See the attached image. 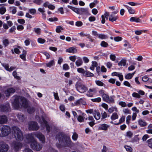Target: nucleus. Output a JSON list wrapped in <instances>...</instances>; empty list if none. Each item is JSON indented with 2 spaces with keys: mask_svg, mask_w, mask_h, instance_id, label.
Instances as JSON below:
<instances>
[{
  "mask_svg": "<svg viewBox=\"0 0 152 152\" xmlns=\"http://www.w3.org/2000/svg\"><path fill=\"white\" fill-rule=\"evenodd\" d=\"M61 30H64V28L61 26H57L56 29V31L58 33H59L61 32Z\"/></svg>",
  "mask_w": 152,
  "mask_h": 152,
  "instance_id": "obj_45",
  "label": "nucleus"
},
{
  "mask_svg": "<svg viewBox=\"0 0 152 152\" xmlns=\"http://www.w3.org/2000/svg\"><path fill=\"white\" fill-rule=\"evenodd\" d=\"M7 118L6 115H3L0 116V124H5L7 121Z\"/></svg>",
  "mask_w": 152,
  "mask_h": 152,
  "instance_id": "obj_19",
  "label": "nucleus"
},
{
  "mask_svg": "<svg viewBox=\"0 0 152 152\" xmlns=\"http://www.w3.org/2000/svg\"><path fill=\"white\" fill-rule=\"evenodd\" d=\"M45 39L39 38L38 39V42L39 43L43 44L45 42Z\"/></svg>",
  "mask_w": 152,
  "mask_h": 152,
  "instance_id": "obj_60",
  "label": "nucleus"
},
{
  "mask_svg": "<svg viewBox=\"0 0 152 152\" xmlns=\"http://www.w3.org/2000/svg\"><path fill=\"white\" fill-rule=\"evenodd\" d=\"M141 20L139 18H137L135 17H132L130 19V22H134L136 23H140Z\"/></svg>",
  "mask_w": 152,
  "mask_h": 152,
  "instance_id": "obj_25",
  "label": "nucleus"
},
{
  "mask_svg": "<svg viewBox=\"0 0 152 152\" xmlns=\"http://www.w3.org/2000/svg\"><path fill=\"white\" fill-rule=\"evenodd\" d=\"M12 132L16 140L19 141L23 140V134L17 126H14L12 127Z\"/></svg>",
  "mask_w": 152,
  "mask_h": 152,
  "instance_id": "obj_2",
  "label": "nucleus"
},
{
  "mask_svg": "<svg viewBox=\"0 0 152 152\" xmlns=\"http://www.w3.org/2000/svg\"><path fill=\"white\" fill-rule=\"evenodd\" d=\"M1 64L2 66L4 67V68L7 71L9 70H8L9 69V66L8 64L1 63Z\"/></svg>",
  "mask_w": 152,
  "mask_h": 152,
  "instance_id": "obj_48",
  "label": "nucleus"
},
{
  "mask_svg": "<svg viewBox=\"0 0 152 152\" xmlns=\"http://www.w3.org/2000/svg\"><path fill=\"white\" fill-rule=\"evenodd\" d=\"M77 72L80 73H82L83 75H84L85 72V71L84 69L82 68H79L77 69Z\"/></svg>",
  "mask_w": 152,
  "mask_h": 152,
  "instance_id": "obj_53",
  "label": "nucleus"
},
{
  "mask_svg": "<svg viewBox=\"0 0 152 152\" xmlns=\"http://www.w3.org/2000/svg\"><path fill=\"white\" fill-rule=\"evenodd\" d=\"M124 147L127 151L132 152V149L130 146L126 145L124 146Z\"/></svg>",
  "mask_w": 152,
  "mask_h": 152,
  "instance_id": "obj_47",
  "label": "nucleus"
},
{
  "mask_svg": "<svg viewBox=\"0 0 152 152\" xmlns=\"http://www.w3.org/2000/svg\"><path fill=\"white\" fill-rule=\"evenodd\" d=\"M11 130L10 126L7 125L0 126V137H5L10 133Z\"/></svg>",
  "mask_w": 152,
  "mask_h": 152,
  "instance_id": "obj_3",
  "label": "nucleus"
},
{
  "mask_svg": "<svg viewBox=\"0 0 152 152\" xmlns=\"http://www.w3.org/2000/svg\"><path fill=\"white\" fill-rule=\"evenodd\" d=\"M147 142L148 143L149 147L152 149V138L148 140Z\"/></svg>",
  "mask_w": 152,
  "mask_h": 152,
  "instance_id": "obj_46",
  "label": "nucleus"
},
{
  "mask_svg": "<svg viewBox=\"0 0 152 152\" xmlns=\"http://www.w3.org/2000/svg\"><path fill=\"white\" fill-rule=\"evenodd\" d=\"M138 135H135L134 137L132 139V142H137L139 141L140 139L138 137Z\"/></svg>",
  "mask_w": 152,
  "mask_h": 152,
  "instance_id": "obj_41",
  "label": "nucleus"
},
{
  "mask_svg": "<svg viewBox=\"0 0 152 152\" xmlns=\"http://www.w3.org/2000/svg\"><path fill=\"white\" fill-rule=\"evenodd\" d=\"M12 104L15 108H19L20 107L19 99L18 97L15 98L12 103Z\"/></svg>",
  "mask_w": 152,
  "mask_h": 152,
  "instance_id": "obj_15",
  "label": "nucleus"
},
{
  "mask_svg": "<svg viewBox=\"0 0 152 152\" xmlns=\"http://www.w3.org/2000/svg\"><path fill=\"white\" fill-rule=\"evenodd\" d=\"M125 117L124 116H122L119 119L118 123L114 124V125H118L123 123L125 121Z\"/></svg>",
  "mask_w": 152,
  "mask_h": 152,
  "instance_id": "obj_32",
  "label": "nucleus"
},
{
  "mask_svg": "<svg viewBox=\"0 0 152 152\" xmlns=\"http://www.w3.org/2000/svg\"><path fill=\"white\" fill-rule=\"evenodd\" d=\"M119 104L122 107H125L126 106V104L125 102L121 101L119 103Z\"/></svg>",
  "mask_w": 152,
  "mask_h": 152,
  "instance_id": "obj_63",
  "label": "nucleus"
},
{
  "mask_svg": "<svg viewBox=\"0 0 152 152\" xmlns=\"http://www.w3.org/2000/svg\"><path fill=\"white\" fill-rule=\"evenodd\" d=\"M42 53L46 57L47 59H48L50 58V56L49 54L46 51L43 52Z\"/></svg>",
  "mask_w": 152,
  "mask_h": 152,
  "instance_id": "obj_64",
  "label": "nucleus"
},
{
  "mask_svg": "<svg viewBox=\"0 0 152 152\" xmlns=\"http://www.w3.org/2000/svg\"><path fill=\"white\" fill-rule=\"evenodd\" d=\"M102 96L103 100L105 102H107L109 100V96L106 94L102 95Z\"/></svg>",
  "mask_w": 152,
  "mask_h": 152,
  "instance_id": "obj_30",
  "label": "nucleus"
},
{
  "mask_svg": "<svg viewBox=\"0 0 152 152\" xmlns=\"http://www.w3.org/2000/svg\"><path fill=\"white\" fill-rule=\"evenodd\" d=\"M101 114L102 117L101 119L102 120L106 118L107 117V114L105 111H104L103 113L102 112L101 113Z\"/></svg>",
  "mask_w": 152,
  "mask_h": 152,
  "instance_id": "obj_50",
  "label": "nucleus"
},
{
  "mask_svg": "<svg viewBox=\"0 0 152 152\" xmlns=\"http://www.w3.org/2000/svg\"><path fill=\"white\" fill-rule=\"evenodd\" d=\"M63 69L65 70H67L69 69V66L66 64H64L63 66Z\"/></svg>",
  "mask_w": 152,
  "mask_h": 152,
  "instance_id": "obj_59",
  "label": "nucleus"
},
{
  "mask_svg": "<svg viewBox=\"0 0 152 152\" xmlns=\"http://www.w3.org/2000/svg\"><path fill=\"white\" fill-rule=\"evenodd\" d=\"M35 136L37 138L39 141L42 143H44L45 142V136L41 132H39L35 134Z\"/></svg>",
  "mask_w": 152,
  "mask_h": 152,
  "instance_id": "obj_10",
  "label": "nucleus"
},
{
  "mask_svg": "<svg viewBox=\"0 0 152 152\" xmlns=\"http://www.w3.org/2000/svg\"><path fill=\"white\" fill-rule=\"evenodd\" d=\"M83 64V61L81 58H80L77 60L75 62L76 65L77 66H79L82 65Z\"/></svg>",
  "mask_w": 152,
  "mask_h": 152,
  "instance_id": "obj_36",
  "label": "nucleus"
},
{
  "mask_svg": "<svg viewBox=\"0 0 152 152\" xmlns=\"http://www.w3.org/2000/svg\"><path fill=\"white\" fill-rule=\"evenodd\" d=\"M122 37L119 36H117L114 37V41L117 42L121 41L122 40Z\"/></svg>",
  "mask_w": 152,
  "mask_h": 152,
  "instance_id": "obj_52",
  "label": "nucleus"
},
{
  "mask_svg": "<svg viewBox=\"0 0 152 152\" xmlns=\"http://www.w3.org/2000/svg\"><path fill=\"white\" fill-rule=\"evenodd\" d=\"M30 143L31 147L33 150L39 151L41 150L42 148V145L41 144H38L37 141L35 140Z\"/></svg>",
  "mask_w": 152,
  "mask_h": 152,
  "instance_id": "obj_5",
  "label": "nucleus"
},
{
  "mask_svg": "<svg viewBox=\"0 0 152 152\" xmlns=\"http://www.w3.org/2000/svg\"><path fill=\"white\" fill-rule=\"evenodd\" d=\"M126 59H121V61L118 63V65L121 66H125L126 64Z\"/></svg>",
  "mask_w": 152,
  "mask_h": 152,
  "instance_id": "obj_33",
  "label": "nucleus"
},
{
  "mask_svg": "<svg viewBox=\"0 0 152 152\" xmlns=\"http://www.w3.org/2000/svg\"><path fill=\"white\" fill-rule=\"evenodd\" d=\"M55 64L54 61L53 60L50 61L49 62L47 63L46 65L47 67H50L51 66Z\"/></svg>",
  "mask_w": 152,
  "mask_h": 152,
  "instance_id": "obj_43",
  "label": "nucleus"
},
{
  "mask_svg": "<svg viewBox=\"0 0 152 152\" xmlns=\"http://www.w3.org/2000/svg\"><path fill=\"white\" fill-rule=\"evenodd\" d=\"M134 74V72L132 73H128L125 76V78L126 79H131L133 77V75Z\"/></svg>",
  "mask_w": 152,
  "mask_h": 152,
  "instance_id": "obj_35",
  "label": "nucleus"
},
{
  "mask_svg": "<svg viewBox=\"0 0 152 152\" xmlns=\"http://www.w3.org/2000/svg\"><path fill=\"white\" fill-rule=\"evenodd\" d=\"M77 90L81 93H83L88 90V88L80 82H77L75 85Z\"/></svg>",
  "mask_w": 152,
  "mask_h": 152,
  "instance_id": "obj_4",
  "label": "nucleus"
},
{
  "mask_svg": "<svg viewBox=\"0 0 152 152\" xmlns=\"http://www.w3.org/2000/svg\"><path fill=\"white\" fill-rule=\"evenodd\" d=\"M118 118V116L116 113H114L112 114V115L111 116V119L113 121L117 119Z\"/></svg>",
  "mask_w": 152,
  "mask_h": 152,
  "instance_id": "obj_34",
  "label": "nucleus"
},
{
  "mask_svg": "<svg viewBox=\"0 0 152 152\" xmlns=\"http://www.w3.org/2000/svg\"><path fill=\"white\" fill-rule=\"evenodd\" d=\"M138 122L139 124L141 127H144L146 126L147 125L146 122L141 119H139L138 121Z\"/></svg>",
  "mask_w": 152,
  "mask_h": 152,
  "instance_id": "obj_28",
  "label": "nucleus"
},
{
  "mask_svg": "<svg viewBox=\"0 0 152 152\" xmlns=\"http://www.w3.org/2000/svg\"><path fill=\"white\" fill-rule=\"evenodd\" d=\"M78 137V134L75 132H74L72 136V139L74 141L77 140Z\"/></svg>",
  "mask_w": 152,
  "mask_h": 152,
  "instance_id": "obj_42",
  "label": "nucleus"
},
{
  "mask_svg": "<svg viewBox=\"0 0 152 152\" xmlns=\"http://www.w3.org/2000/svg\"><path fill=\"white\" fill-rule=\"evenodd\" d=\"M66 51L70 53H75L77 52V50L76 48L72 47L66 49Z\"/></svg>",
  "mask_w": 152,
  "mask_h": 152,
  "instance_id": "obj_20",
  "label": "nucleus"
},
{
  "mask_svg": "<svg viewBox=\"0 0 152 152\" xmlns=\"http://www.w3.org/2000/svg\"><path fill=\"white\" fill-rule=\"evenodd\" d=\"M25 136L26 138L25 141L26 142L28 143H30L35 140L34 137L32 134H28L26 135Z\"/></svg>",
  "mask_w": 152,
  "mask_h": 152,
  "instance_id": "obj_11",
  "label": "nucleus"
},
{
  "mask_svg": "<svg viewBox=\"0 0 152 152\" xmlns=\"http://www.w3.org/2000/svg\"><path fill=\"white\" fill-rule=\"evenodd\" d=\"M133 135V133L130 131H128L126 132V136L129 138L132 137Z\"/></svg>",
  "mask_w": 152,
  "mask_h": 152,
  "instance_id": "obj_51",
  "label": "nucleus"
},
{
  "mask_svg": "<svg viewBox=\"0 0 152 152\" xmlns=\"http://www.w3.org/2000/svg\"><path fill=\"white\" fill-rule=\"evenodd\" d=\"M123 84H124V85L125 86L129 87L131 88H132V86H131L130 83L128 81H125L124 82Z\"/></svg>",
  "mask_w": 152,
  "mask_h": 152,
  "instance_id": "obj_62",
  "label": "nucleus"
},
{
  "mask_svg": "<svg viewBox=\"0 0 152 152\" xmlns=\"http://www.w3.org/2000/svg\"><path fill=\"white\" fill-rule=\"evenodd\" d=\"M56 138L64 147H71L74 144L70 136L63 132H60L56 135Z\"/></svg>",
  "mask_w": 152,
  "mask_h": 152,
  "instance_id": "obj_1",
  "label": "nucleus"
},
{
  "mask_svg": "<svg viewBox=\"0 0 152 152\" xmlns=\"http://www.w3.org/2000/svg\"><path fill=\"white\" fill-rule=\"evenodd\" d=\"M12 75L15 78L18 80L20 79V77L19 76L17 75V73L16 71H14L13 72Z\"/></svg>",
  "mask_w": 152,
  "mask_h": 152,
  "instance_id": "obj_49",
  "label": "nucleus"
},
{
  "mask_svg": "<svg viewBox=\"0 0 152 152\" xmlns=\"http://www.w3.org/2000/svg\"><path fill=\"white\" fill-rule=\"evenodd\" d=\"M101 68L99 66H97L96 67V71L98 75H100L101 74Z\"/></svg>",
  "mask_w": 152,
  "mask_h": 152,
  "instance_id": "obj_61",
  "label": "nucleus"
},
{
  "mask_svg": "<svg viewBox=\"0 0 152 152\" xmlns=\"http://www.w3.org/2000/svg\"><path fill=\"white\" fill-rule=\"evenodd\" d=\"M2 43L5 47L7 46L9 44V41L7 39H5L3 40L2 41Z\"/></svg>",
  "mask_w": 152,
  "mask_h": 152,
  "instance_id": "obj_38",
  "label": "nucleus"
},
{
  "mask_svg": "<svg viewBox=\"0 0 152 152\" xmlns=\"http://www.w3.org/2000/svg\"><path fill=\"white\" fill-rule=\"evenodd\" d=\"M77 118V121L78 122H84L85 117L82 116L81 115H79Z\"/></svg>",
  "mask_w": 152,
  "mask_h": 152,
  "instance_id": "obj_39",
  "label": "nucleus"
},
{
  "mask_svg": "<svg viewBox=\"0 0 152 152\" xmlns=\"http://www.w3.org/2000/svg\"><path fill=\"white\" fill-rule=\"evenodd\" d=\"M34 31L37 34H40L41 33V29L39 28H34Z\"/></svg>",
  "mask_w": 152,
  "mask_h": 152,
  "instance_id": "obj_56",
  "label": "nucleus"
},
{
  "mask_svg": "<svg viewBox=\"0 0 152 152\" xmlns=\"http://www.w3.org/2000/svg\"><path fill=\"white\" fill-rule=\"evenodd\" d=\"M94 113L93 114L94 116L96 119V120H99L101 117V115L99 112L98 110H94Z\"/></svg>",
  "mask_w": 152,
  "mask_h": 152,
  "instance_id": "obj_21",
  "label": "nucleus"
},
{
  "mask_svg": "<svg viewBox=\"0 0 152 152\" xmlns=\"http://www.w3.org/2000/svg\"><path fill=\"white\" fill-rule=\"evenodd\" d=\"M91 100L94 102H99L101 101V99L100 97H98L94 99H92Z\"/></svg>",
  "mask_w": 152,
  "mask_h": 152,
  "instance_id": "obj_44",
  "label": "nucleus"
},
{
  "mask_svg": "<svg viewBox=\"0 0 152 152\" xmlns=\"http://www.w3.org/2000/svg\"><path fill=\"white\" fill-rule=\"evenodd\" d=\"M33 2L37 5H40L43 2V1L42 0H34Z\"/></svg>",
  "mask_w": 152,
  "mask_h": 152,
  "instance_id": "obj_57",
  "label": "nucleus"
},
{
  "mask_svg": "<svg viewBox=\"0 0 152 152\" xmlns=\"http://www.w3.org/2000/svg\"><path fill=\"white\" fill-rule=\"evenodd\" d=\"M9 145L4 142L0 143V152H7L9 149Z\"/></svg>",
  "mask_w": 152,
  "mask_h": 152,
  "instance_id": "obj_9",
  "label": "nucleus"
},
{
  "mask_svg": "<svg viewBox=\"0 0 152 152\" xmlns=\"http://www.w3.org/2000/svg\"><path fill=\"white\" fill-rule=\"evenodd\" d=\"M118 18V16H114L113 14L109 15V20L113 22L114 21H115Z\"/></svg>",
  "mask_w": 152,
  "mask_h": 152,
  "instance_id": "obj_22",
  "label": "nucleus"
},
{
  "mask_svg": "<svg viewBox=\"0 0 152 152\" xmlns=\"http://www.w3.org/2000/svg\"><path fill=\"white\" fill-rule=\"evenodd\" d=\"M22 146V144L20 142H15L13 145L14 149L15 151H18Z\"/></svg>",
  "mask_w": 152,
  "mask_h": 152,
  "instance_id": "obj_17",
  "label": "nucleus"
},
{
  "mask_svg": "<svg viewBox=\"0 0 152 152\" xmlns=\"http://www.w3.org/2000/svg\"><path fill=\"white\" fill-rule=\"evenodd\" d=\"M15 92V89L12 88H9L5 91L4 92L6 96L8 97L10 96V94H13Z\"/></svg>",
  "mask_w": 152,
  "mask_h": 152,
  "instance_id": "obj_13",
  "label": "nucleus"
},
{
  "mask_svg": "<svg viewBox=\"0 0 152 152\" xmlns=\"http://www.w3.org/2000/svg\"><path fill=\"white\" fill-rule=\"evenodd\" d=\"M67 7L71 9L74 12L76 13L77 14H79V8H76L74 7H73L70 5H68Z\"/></svg>",
  "mask_w": 152,
  "mask_h": 152,
  "instance_id": "obj_24",
  "label": "nucleus"
},
{
  "mask_svg": "<svg viewBox=\"0 0 152 152\" xmlns=\"http://www.w3.org/2000/svg\"><path fill=\"white\" fill-rule=\"evenodd\" d=\"M17 117L19 120L21 122H23L25 119V116L24 115L22 114L21 113H18Z\"/></svg>",
  "mask_w": 152,
  "mask_h": 152,
  "instance_id": "obj_27",
  "label": "nucleus"
},
{
  "mask_svg": "<svg viewBox=\"0 0 152 152\" xmlns=\"http://www.w3.org/2000/svg\"><path fill=\"white\" fill-rule=\"evenodd\" d=\"M10 108L9 103L0 105V110L1 112H8L10 111Z\"/></svg>",
  "mask_w": 152,
  "mask_h": 152,
  "instance_id": "obj_8",
  "label": "nucleus"
},
{
  "mask_svg": "<svg viewBox=\"0 0 152 152\" xmlns=\"http://www.w3.org/2000/svg\"><path fill=\"white\" fill-rule=\"evenodd\" d=\"M28 129L31 130H37L39 128L37 123L35 121H31L29 122Z\"/></svg>",
  "mask_w": 152,
  "mask_h": 152,
  "instance_id": "obj_6",
  "label": "nucleus"
},
{
  "mask_svg": "<svg viewBox=\"0 0 152 152\" xmlns=\"http://www.w3.org/2000/svg\"><path fill=\"white\" fill-rule=\"evenodd\" d=\"M92 33L93 36L102 39H106L108 38V36L107 35L102 34H99L95 31H93Z\"/></svg>",
  "mask_w": 152,
  "mask_h": 152,
  "instance_id": "obj_7",
  "label": "nucleus"
},
{
  "mask_svg": "<svg viewBox=\"0 0 152 152\" xmlns=\"http://www.w3.org/2000/svg\"><path fill=\"white\" fill-rule=\"evenodd\" d=\"M21 106L24 108H27L28 106V103L27 99L24 97H22L20 99Z\"/></svg>",
  "mask_w": 152,
  "mask_h": 152,
  "instance_id": "obj_12",
  "label": "nucleus"
},
{
  "mask_svg": "<svg viewBox=\"0 0 152 152\" xmlns=\"http://www.w3.org/2000/svg\"><path fill=\"white\" fill-rule=\"evenodd\" d=\"M79 14H84L86 15H90V14H89L88 9L87 8H79Z\"/></svg>",
  "mask_w": 152,
  "mask_h": 152,
  "instance_id": "obj_14",
  "label": "nucleus"
},
{
  "mask_svg": "<svg viewBox=\"0 0 152 152\" xmlns=\"http://www.w3.org/2000/svg\"><path fill=\"white\" fill-rule=\"evenodd\" d=\"M27 111L28 113L29 114H32L35 111V108L33 107H27Z\"/></svg>",
  "mask_w": 152,
  "mask_h": 152,
  "instance_id": "obj_29",
  "label": "nucleus"
},
{
  "mask_svg": "<svg viewBox=\"0 0 152 152\" xmlns=\"http://www.w3.org/2000/svg\"><path fill=\"white\" fill-rule=\"evenodd\" d=\"M87 38L88 39H89V41L92 42H94L95 41V40L92 38V37L89 34H88L87 36Z\"/></svg>",
  "mask_w": 152,
  "mask_h": 152,
  "instance_id": "obj_58",
  "label": "nucleus"
},
{
  "mask_svg": "<svg viewBox=\"0 0 152 152\" xmlns=\"http://www.w3.org/2000/svg\"><path fill=\"white\" fill-rule=\"evenodd\" d=\"M109 127V125L105 124H103L100 125L98 129L101 130L107 131Z\"/></svg>",
  "mask_w": 152,
  "mask_h": 152,
  "instance_id": "obj_18",
  "label": "nucleus"
},
{
  "mask_svg": "<svg viewBox=\"0 0 152 152\" xmlns=\"http://www.w3.org/2000/svg\"><path fill=\"white\" fill-rule=\"evenodd\" d=\"M96 83L98 86H103L104 85V83L100 80H97L96 81Z\"/></svg>",
  "mask_w": 152,
  "mask_h": 152,
  "instance_id": "obj_54",
  "label": "nucleus"
},
{
  "mask_svg": "<svg viewBox=\"0 0 152 152\" xmlns=\"http://www.w3.org/2000/svg\"><path fill=\"white\" fill-rule=\"evenodd\" d=\"M124 6L127 9L128 12L130 14H134L135 13V10H134L132 9V7H129V6L126 5H124Z\"/></svg>",
  "mask_w": 152,
  "mask_h": 152,
  "instance_id": "obj_23",
  "label": "nucleus"
},
{
  "mask_svg": "<svg viewBox=\"0 0 152 152\" xmlns=\"http://www.w3.org/2000/svg\"><path fill=\"white\" fill-rule=\"evenodd\" d=\"M43 6L45 7L48 8L50 10H53L55 8V6L51 4H50L48 1H46L43 4Z\"/></svg>",
  "mask_w": 152,
  "mask_h": 152,
  "instance_id": "obj_16",
  "label": "nucleus"
},
{
  "mask_svg": "<svg viewBox=\"0 0 152 152\" xmlns=\"http://www.w3.org/2000/svg\"><path fill=\"white\" fill-rule=\"evenodd\" d=\"M6 10L5 7H2L0 8V14L1 15H3L4 14L6 11Z\"/></svg>",
  "mask_w": 152,
  "mask_h": 152,
  "instance_id": "obj_40",
  "label": "nucleus"
},
{
  "mask_svg": "<svg viewBox=\"0 0 152 152\" xmlns=\"http://www.w3.org/2000/svg\"><path fill=\"white\" fill-rule=\"evenodd\" d=\"M100 45L104 48H107L108 46V43L104 41H102L100 44Z\"/></svg>",
  "mask_w": 152,
  "mask_h": 152,
  "instance_id": "obj_37",
  "label": "nucleus"
},
{
  "mask_svg": "<svg viewBox=\"0 0 152 152\" xmlns=\"http://www.w3.org/2000/svg\"><path fill=\"white\" fill-rule=\"evenodd\" d=\"M83 75L86 77H92L94 76V74L86 70L85 71V74Z\"/></svg>",
  "mask_w": 152,
  "mask_h": 152,
  "instance_id": "obj_31",
  "label": "nucleus"
},
{
  "mask_svg": "<svg viewBox=\"0 0 152 152\" xmlns=\"http://www.w3.org/2000/svg\"><path fill=\"white\" fill-rule=\"evenodd\" d=\"M48 20L50 22L57 21H58V18L55 17L50 18L48 19Z\"/></svg>",
  "mask_w": 152,
  "mask_h": 152,
  "instance_id": "obj_55",
  "label": "nucleus"
},
{
  "mask_svg": "<svg viewBox=\"0 0 152 152\" xmlns=\"http://www.w3.org/2000/svg\"><path fill=\"white\" fill-rule=\"evenodd\" d=\"M22 52L23 54L20 55V57L23 61H25L26 60V57L27 54V51L23 49Z\"/></svg>",
  "mask_w": 152,
  "mask_h": 152,
  "instance_id": "obj_26",
  "label": "nucleus"
}]
</instances>
